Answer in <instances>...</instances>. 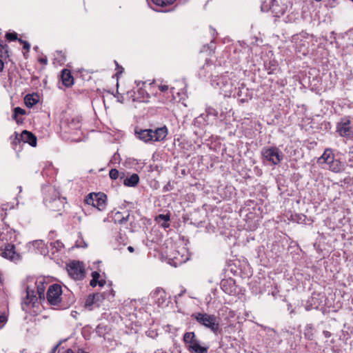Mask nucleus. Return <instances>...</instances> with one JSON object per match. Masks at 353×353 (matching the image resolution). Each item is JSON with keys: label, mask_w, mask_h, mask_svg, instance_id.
Listing matches in <instances>:
<instances>
[{"label": "nucleus", "mask_w": 353, "mask_h": 353, "mask_svg": "<svg viewBox=\"0 0 353 353\" xmlns=\"http://www.w3.org/2000/svg\"><path fill=\"white\" fill-rule=\"evenodd\" d=\"M43 203L47 208L52 211H59L63 207L64 198L60 196L59 192L55 187L50 185L42 188Z\"/></svg>", "instance_id": "obj_1"}, {"label": "nucleus", "mask_w": 353, "mask_h": 353, "mask_svg": "<svg viewBox=\"0 0 353 353\" xmlns=\"http://www.w3.org/2000/svg\"><path fill=\"white\" fill-rule=\"evenodd\" d=\"M291 7L290 0H265L261 3V9L263 12L271 11L274 17H280Z\"/></svg>", "instance_id": "obj_2"}, {"label": "nucleus", "mask_w": 353, "mask_h": 353, "mask_svg": "<svg viewBox=\"0 0 353 353\" xmlns=\"http://www.w3.org/2000/svg\"><path fill=\"white\" fill-rule=\"evenodd\" d=\"M228 72L221 75L214 77L211 80V83L213 86L219 88L221 90L225 95H230L232 92L233 88H235V80H233Z\"/></svg>", "instance_id": "obj_3"}, {"label": "nucleus", "mask_w": 353, "mask_h": 353, "mask_svg": "<svg viewBox=\"0 0 353 353\" xmlns=\"http://www.w3.org/2000/svg\"><path fill=\"white\" fill-rule=\"evenodd\" d=\"M192 317L194 318L199 324L210 330L215 334L221 332L219 323L214 315L198 312L193 314Z\"/></svg>", "instance_id": "obj_4"}, {"label": "nucleus", "mask_w": 353, "mask_h": 353, "mask_svg": "<svg viewBox=\"0 0 353 353\" xmlns=\"http://www.w3.org/2000/svg\"><path fill=\"white\" fill-rule=\"evenodd\" d=\"M262 157L274 165H279L283 159L282 151L276 146L265 147L261 150Z\"/></svg>", "instance_id": "obj_5"}, {"label": "nucleus", "mask_w": 353, "mask_h": 353, "mask_svg": "<svg viewBox=\"0 0 353 353\" xmlns=\"http://www.w3.org/2000/svg\"><path fill=\"white\" fill-rule=\"evenodd\" d=\"M107 196L104 193L92 192L88 194L85 198V203L88 205H92L99 211H103L106 207Z\"/></svg>", "instance_id": "obj_6"}, {"label": "nucleus", "mask_w": 353, "mask_h": 353, "mask_svg": "<svg viewBox=\"0 0 353 353\" xmlns=\"http://www.w3.org/2000/svg\"><path fill=\"white\" fill-rule=\"evenodd\" d=\"M46 299L51 305H61L63 299L61 285L53 284L49 286L46 293Z\"/></svg>", "instance_id": "obj_7"}, {"label": "nucleus", "mask_w": 353, "mask_h": 353, "mask_svg": "<svg viewBox=\"0 0 353 353\" xmlns=\"http://www.w3.org/2000/svg\"><path fill=\"white\" fill-rule=\"evenodd\" d=\"M336 132L341 137L351 138L353 137V128L351 126L350 117H345L341 119L336 124Z\"/></svg>", "instance_id": "obj_8"}, {"label": "nucleus", "mask_w": 353, "mask_h": 353, "mask_svg": "<svg viewBox=\"0 0 353 353\" xmlns=\"http://www.w3.org/2000/svg\"><path fill=\"white\" fill-rule=\"evenodd\" d=\"M26 296L23 298L21 303L23 310H27L28 307H34L38 299H39V296H37L34 290L32 289L30 286L27 285L26 287Z\"/></svg>", "instance_id": "obj_9"}, {"label": "nucleus", "mask_w": 353, "mask_h": 353, "mask_svg": "<svg viewBox=\"0 0 353 353\" xmlns=\"http://www.w3.org/2000/svg\"><path fill=\"white\" fill-rule=\"evenodd\" d=\"M68 272L70 276L75 280H81L85 276L84 268L79 261L71 262L68 265Z\"/></svg>", "instance_id": "obj_10"}, {"label": "nucleus", "mask_w": 353, "mask_h": 353, "mask_svg": "<svg viewBox=\"0 0 353 353\" xmlns=\"http://www.w3.org/2000/svg\"><path fill=\"white\" fill-rule=\"evenodd\" d=\"M15 139L22 141L23 143H28L32 147L37 145V137L32 132L23 130L20 134L14 132Z\"/></svg>", "instance_id": "obj_11"}, {"label": "nucleus", "mask_w": 353, "mask_h": 353, "mask_svg": "<svg viewBox=\"0 0 353 353\" xmlns=\"http://www.w3.org/2000/svg\"><path fill=\"white\" fill-rule=\"evenodd\" d=\"M220 285L221 288L225 294L232 296L237 294V287L233 279H223Z\"/></svg>", "instance_id": "obj_12"}, {"label": "nucleus", "mask_w": 353, "mask_h": 353, "mask_svg": "<svg viewBox=\"0 0 353 353\" xmlns=\"http://www.w3.org/2000/svg\"><path fill=\"white\" fill-rule=\"evenodd\" d=\"M0 256L11 261L19 259V255L15 251L14 245L9 243L6 244L3 249L0 250Z\"/></svg>", "instance_id": "obj_13"}, {"label": "nucleus", "mask_w": 353, "mask_h": 353, "mask_svg": "<svg viewBox=\"0 0 353 353\" xmlns=\"http://www.w3.org/2000/svg\"><path fill=\"white\" fill-rule=\"evenodd\" d=\"M152 297L158 306L161 307L165 304L166 293L163 288H157L152 293Z\"/></svg>", "instance_id": "obj_14"}, {"label": "nucleus", "mask_w": 353, "mask_h": 353, "mask_svg": "<svg viewBox=\"0 0 353 353\" xmlns=\"http://www.w3.org/2000/svg\"><path fill=\"white\" fill-rule=\"evenodd\" d=\"M152 142L161 141L165 139L168 135V128L165 126L157 128L154 130H152Z\"/></svg>", "instance_id": "obj_15"}, {"label": "nucleus", "mask_w": 353, "mask_h": 353, "mask_svg": "<svg viewBox=\"0 0 353 353\" xmlns=\"http://www.w3.org/2000/svg\"><path fill=\"white\" fill-rule=\"evenodd\" d=\"M103 299V294L99 293L90 294L85 300V305L88 307H91L94 305L99 306V302H101Z\"/></svg>", "instance_id": "obj_16"}, {"label": "nucleus", "mask_w": 353, "mask_h": 353, "mask_svg": "<svg viewBox=\"0 0 353 353\" xmlns=\"http://www.w3.org/2000/svg\"><path fill=\"white\" fill-rule=\"evenodd\" d=\"M183 341L188 350L190 346H193L200 341L196 339L194 332H187L183 334Z\"/></svg>", "instance_id": "obj_17"}, {"label": "nucleus", "mask_w": 353, "mask_h": 353, "mask_svg": "<svg viewBox=\"0 0 353 353\" xmlns=\"http://www.w3.org/2000/svg\"><path fill=\"white\" fill-rule=\"evenodd\" d=\"M35 285L37 286V293L38 294V296L40 301L45 300V290L46 287L48 285L46 282H45L44 279L37 280L35 282Z\"/></svg>", "instance_id": "obj_18"}, {"label": "nucleus", "mask_w": 353, "mask_h": 353, "mask_svg": "<svg viewBox=\"0 0 353 353\" xmlns=\"http://www.w3.org/2000/svg\"><path fill=\"white\" fill-rule=\"evenodd\" d=\"M152 130L151 129H145V130H140L139 131H136V134L137 137L142 140L143 141L148 143L149 141H152Z\"/></svg>", "instance_id": "obj_19"}, {"label": "nucleus", "mask_w": 353, "mask_h": 353, "mask_svg": "<svg viewBox=\"0 0 353 353\" xmlns=\"http://www.w3.org/2000/svg\"><path fill=\"white\" fill-rule=\"evenodd\" d=\"M61 79L63 84L66 87H69L73 85L74 79L69 70L64 69L61 72Z\"/></svg>", "instance_id": "obj_20"}, {"label": "nucleus", "mask_w": 353, "mask_h": 353, "mask_svg": "<svg viewBox=\"0 0 353 353\" xmlns=\"http://www.w3.org/2000/svg\"><path fill=\"white\" fill-rule=\"evenodd\" d=\"M66 125L68 128V130H65V132H72V131L78 130L81 128L79 120L75 118H72L70 121H68L67 123H62L61 128H65Z\"/></svg>", "instance_id": "obj_21"}, {"label": "nucleus", "mask_w": 353, "mask_h": 353, "mask_svg": "<svg viewBox=\"0 0 353 353\" xmlns=\"http://www.w3.org/2000/svg\"><path fill=\"white\" fill-rule=\"evenodd\" d=\"M139 182V176L137 174H133L123 180V184L127 187H135Z\"/></svg>", "instance_id": "obj_22"}, {"label": "nucleus", "mask_w": 353, "mask_h": 353, "mask_svg": "<svg viewBox=\"0 0 353 353\" xmlns=\"http://www.w3.org/2000/svg\"><path fill=\"white\" fill-rule=\"evenodd\" d=\"M209 124V117H205V114H201L194 120V125L199 128H202Z\"/></svg>", "instance_id": "obj_23"}, {"label": "nucleus", "mask_w": 353, "mask_h": 353, "mask_svg": "<svg viewBox=\"0 0 353 353\" xmlns=\"http://www.w3.org/2000/svg\"><path fill=\"white\" fill-rule=\"evenodd\" d=\"M334 159L332 151L330 149H326L321 157L319 159L318 162L319 163H325L327 164L329 161H331Z\"/></svg>", "instance_id": "obj_24"}, {"label": "nucleus", "mask_w": 353, "mask_h": 353, "mask_svg": "<svg viewBox=\"0 0 353 353\" xmlns=\"http://www.w3.org/2000/svg\"><path fill=\"white\" fill-rule=\"evenodd\" d=\"M330 170L334 172H339L342 170V165L339 160L333 159L327 163Z\"/></svg>", "instance_id": "obj_25"}, {"label": "nucleus", "mask_w": 353, "mask_h": 353, "mask_svg": "<svg viewBox=\"0 0 353 353\" xmlns=\"http://www.w3.org/2000/svg\"><path fill=\"white\" fill-rule=\"evenodd\" d=\"M208 347L201 345V341L195 343L193 346L189 347V352L191 353H207Z\"/></svg>", "instance_id": "obj_26"}, {"label": "nucleus", "mask_w": 353, "mask_h": 353, "mask_svg": "<svg viewBox=\"0 0 353 353\" xmlns=\"http://www.w3.org/2000/svg\"><path fill=\"white\" fill-rule=\"evenodd\" d=\"M129 212H127L126 215H122L121 212H117L114 215V221L119 224H123L129 220Z\"/></svg>", "instance_id": "obj_27"}, {"label": "nucleus", "mask_w": 353, "mask_h": 353, "mask_svg": "<svg viewBox=\"0 0 353 353\" xmlns=\"http://www.w3.org/2000/svg\"><path fill=\"white\" fill-rule=\"evenodd\" d=\"M67 296H68L67 301H65L63 300L61 305H59L60 308H67L74 303V296L70 292H68V294H64L63 297L64 298Z\"/></svg>", "instance_id": "obj_28"}, {"label": "nucleus", "mask_w": 353, "mask_h": 353, "mask_svg": "<svg viewBox=\"0 0 353 353\" xmlns=\"http://www.w3.org/2000/svg\"><path fill=\"white\" fill-rule=\"evenodd\" d=\"M38 102V99L34 97L33 94H27L24 98V103L28 108H32Z\"/></svg>", "instance_id": "obj_29"}, {"label": "nucleus", "mask_w": 353, "mask_h": 353, "mask_svg": "<svg viewBox=\"0 0 353 353\" xmlns=\"http://www.w3.org/2000/svg\"><path fill=\"white\" fill-rule=\"evenodd\" d=\"M265 68L268 71V74L273 73L277 69V63L275 61H270L265 63Z\"/></svg>", "instance_id": "obj_30"}, {"label": "nucleus", "mask_w": 353, "mask_h": 353, "mask_svg": "<svg viewBox=\"0 0 353 353\" xmlns=\"http://www.w3.org/2000/svg\"><path fill=\"white\" fill-rule=\"evenodd\" d=\"M205 117H212L214 119H216L218 116V112L214 108L210 106H207L205 108Z\"/></svg>", "instance_id": "obj_31"}, {"label": "nucleus", "mask_w": 353, "mask_h": 353, "mask_svg": "<svg viewBox=\"0 0 353 353\" xmlns=\"http://www.w3.org/2000/svg\"><path fill=\"white\" fill-rule=\"evenodd\" d=\"M109 175L110 179H117L119 178L123 179L124 178V173L121 172L120 173L117 169H111Z\"/></svg>", "instance_id": "obj_32"}, {"label": "nucleus", "mask_w": 353, "mask_h": 353, "mask_svg": "<svg viewBox=\"0 0 353 353\" xmlns=\"http://www.w3.org/2000/svg\"><path fill=\"white\" fill-rule=\"evenodd\" d=\"M26 114V110L19 108L17 107L14 109V114L12 115L13 119H14L17 123H19V120L17 119L18 115H23Z\"/></svg>", "instance_id": "obj_33"}, {"label": "nucleus", "mask_w": 353, "mask_h": 353, "mask_svg": "<svg viewBox=\"0 0 353 353\" xmlns=\"http://www.w3.org/2000/svg\"><path fill=\"white\" fill-rule=\"evenodd\" d=\"M152 2L158 6H165L173 3L176 0H152Z\"/></svg>", "instance_id": "obj_34"}, {"label": "nucleus", "mask_w": 353, "mask_h": 353, "mask_svg": "<svg viewBox=\"0 0 353 353\" xmlns=\"http://www.w3.org/2000/svg\"><path fill=\"white\" fill-rule=\"evenodd\" d=\"M50 246L52 247V249H54L55 252L60 251L62 248H63L64 245L63 243L59 241H55L54 242H52L50 243Z\"/></svg>", "instance_id": "obj_35"}, {"label": "nucleus", "mask_w": 353, "mask_h": 353, "mask_svg": "<svg viewBox=\"0 0 353 353\" xmlns=\"http://www.w3.org/2000/svg\"><path fill=\"white\" fill-rule=\"evenodd\" d=\"M75 246L77 248H85L88 247V244L82 239L81 234H80L79 238L76 241Z\"/></svg>", "instance_id": "obj_36"}, {"label": "nucleus", "mask_w": 353, "mask_h": 353, "mask_svg": "<svg viewBox=\"0 0 353 353\" xmlns=\"http://www.w3.org/2000/svg\"><path fill=\"white\" fill-rule=\"evenodd\" d=\"M6 37L8 40H9L10 41H16V40L19 39L17 38V34L15 32H13V33L7 32L6 34Z\"/></svg>", "instance_id": "obj_37"}, {"label": "nucleus", "mask_w": 353, "mask_h": 353, "mask_svg": "<svg viewBox=\"0 0 353 353\" xmlns=\"http://www.w3.org/2000/svg\"><path fill=\"white\" fill-rule=\"evenodd\" d=\"M18 41L19 43H21V44H23V49L26 50L27 51L30 50V43L28 41H24V40L21 39H19Z\"/></svg>", "instance_id": "obj_38"}, {"label": "nucleus", "mask_w": 353, "mask_h": 353, "mask_svg": "<svg viewBox=\"0 0 353 353\" xmlns=\"http://www.w3.org/2000/svg\"><path fill=\"white\" fill-rule=\"evenodd\" d=\"M8 321L7 316L5 314L0 315V329L2 328Z\"/></svg>", "instance_id": "obj_39"}, {"label": "nucleus", "mask_w": 353, "mask_h": 353, "mask_svg": "<svg viewBox=\"0 0 353 353\" xmlns=\"http://www.w3.org/2000/svg\"><path fill=\"white\" fill-rule=\"evenodd\" d=\"M57 353H74L73 350L70 348H65L64 347H61Z\"/></svg>", "instance_id": "obj_40"}, {"label": "nucleus", "mask_w": 353, "mask_h": 353, "mask_svg": "<svg viewBox=\"0 0 353 353\" xmlns=\"http://www.w3.org/2000/svg\"><path fill=\"white\" fill-rule=\"evenodd\" d=\"M157 219L168 222L170 220V216L168 214H159Z\"/></svg>", "instance_id": "obj_41"}, {"label": "nucleus", "mask_w": 353, "mask_h": 353, "mask_svg": "<svg viewBox=\"0 0 353 353\" xmlns=\"http://www.w3.org/2000/svg\"><path fill=\"white\" fill-rule=\"evenodd\" d=\"M63 341H60L56 345H54L50 353H56V352H58V350L60 348L59 346L62 343Z\"/></svg>", "instance_id": "obj_42"}, {"label": "nucleus", "mask_w": 353, "mask_h": 353, "mask_svg": "<svg viewBox=\"0 0 353 353\" xmlns=\"http://www.w3.org/2000/svg\"><path fill=\"white\" fill-rule=\"evenodd\" d=\"M158 88H159V90L163 92L167 91L169 88L168 85H159L158 86Z\"/></svg>", "instance_id": "obj_43"}, {"label": "nucleus", "mask_w": 353, "mask_h": 353, "mask_svg": "<svg viewBox=\"0 0 353 353\" xmlns=\"http://www.w3.org/2000/svg\"><path fill=\"white\" fill-rule=\"evenodd\" d=\"M99 276H100L99 273H98L97 272H93L92 273V277L94 280H99Z\"/></svg>", "instance_id": "obj_44"}, {"label": "nucleus", "mask_w": 353, "mask_h": 353, "mask_svg": "<svg viewBox=\"0 0 353 353\" xmlns=\"http://www.w3.org/2000/svg\"><path fill=\"white\" fill-rule=\"evenodd\" d=\"M98 281L99 280H94V279H92V280L90 281V285L92 287H95L98 284Z\"/></svg>", "instance_id": "obj_45"}, {"label": "nucleus", "mask_w": 353, "mask_h": 353, "mask_svg": "<svg viewBox=\"0 0 353 353\" xmlns=\"http://www.w3.org/2000/svg\"><path fill=\"white\" fill-rule=\"evenodd\" d=\"M39 61L41 62V63L44 64V65H46L48 63V59H47L46 57L40 58L39 59Z\"/></svg>", "instance_id": "obj_46"}, {"label": "nucleus", "mask_w": 353, "mask_h": 353, "mask_svg": "<svg viewBox=\"0 0 353 353\" xmlns=\"http://www.w3.org/2000/svg\"><path fill=\"white\" fill-rule=\"evenodd\" d=\"M323 335L325 336V337L329 338V337H330L331 334L328 331H323Z\"/></svg>", "instance_id": "obj_47"}, {"label": "nucleus", "mask_w": 353, "mask_h": 353, "mask_svg": "<svg viewBox=\"0 0 353 353\" xmlns=\"http://www.w3.org/2000/svg\"><path fill=\"white\" fill-rule=\"evenodd\" d=\"M4 64L3 62L0 59V72L3 70Z\"/></svg>", "instance_id": "obj_48"}, {"label": "nucleus", "mask_w": 353, "mask_h": 353, "mask_svg": "<svg viewBox=\"0 0 353 353\" xmlns=\"http://www.w3.org/2000/svg\"><path fill=\"white\" fill-rule=\"evenodd\" d=\"M21 141H19L18 140L15 139V138L13 139L12 143L13 145H17V143H20Z\"/></svg>", "instance_id": "obj_49"}, {"label": "nucleus", "mask_w": 353, "mask_h": 353, "mask_svg": "<svg viewBox=\"0 0 353 353\" xmlns=\"http://www.w3.org/2000/svg\"><path fill=\"white\" fill-rule=\"evenodd\" d=\"M185 291L186 290L185 289L183 290L176 296H178V297L182 296L184 294V293L185 292Z\"/></svg>", "instance_id": "obj_50"}, {"label": "nucleus", "mask_w": 353, "mask_h": 353, "mask_svg": "<svg viewBox=\"0 0 353 353\" xmlns=\"http://www.w3.org/2000/svg\"><path fill=\"white\" fill-rule=\"evenodd\" d=\"M349 154H351L352 157H353V145L350 148V149H349Z\"/></svg>", "instance_id": "obj_51"}, {"label": "nucleus", "mask_w": 353, "mask_h": 353, "mask_svg": "<svg viewBox=\"0 0 353 353\" xmlns=\"http://www.w3.org/2000/svg\"><path fill=\"white\" fill-rule=\"evenodd\" d=\"M128 250L130 252H134V248H133V247H132V246H128Z\"/></svg>", "instance_id": "obj_52"}, {"label": "nucleus", "mask_w": 353, "mask_h": 353, "mask_svg": "<svg viewBox=\"0 0 353 353\" xmlns=\"http://www.w3.org/2000/svg\"><path fill=\"white\" fill-rule=\"evenodd\" d=\"M76 353H88V352H87L84 351V350H82V349H79V350L77 351V352H76Z\"/></svg>", "instance_id": "obj_53"}, {"label": "nucleus", "mask_w": 353, "mask_h": 353, "mask_svg": "<svg viewBox=\"0 0 353 353\" xmlns=\"http://www.w3.org/2000/svg\"><path fill=\"white\" fill-rule=\"evenodd\" d=\"M101 325H98V326L97 327V329H96V330H97V332H98V333H99V334H100V333H101Z\"/></svg>", "instance_id": "obj_54"}, {"label": "nucleus", "mask_w": 353, "mask_h": 353, "mask_svg": "<svg viewBox=\"0 0 353 353\" xmlns=\"http://www.w3.org/2000/svg\"><path fill=\"white\" fill-rule=\"evenodd\" d=\"M98 284L100 285V286H103L104 284H105V281H98Z\"/></svg>", "instance_id": "obj_55"}, {"label": "nucleus", "mask_w": 353, "mask_h": 353, "mask_svg": "<svg viewBox=\"0 0 353 353\" xmlns=\"http://www.w3.org/2000/svg\"><path fill=\"white\" fill-rule=\"evenodd\" d=\"M154 353H167V352L165 351H163L162 350H157V351H155Z\"/></svg>", "instance_id": "obj_56"}, {"label": "nucleus", "mask_w": 353, "mask_h": 353, "mask_svg": "<svg viewBox=\"0 0 353 353\" xmlns=\"http://www.w3.org/2000/svg\"><path fill=\"white\" fill-rule=\"evenodd\" d=\"M216 34V30L214 29H212V34L214 38Z\"/></svg>", "instance_id": "obj_57"}, {"label": "nucleus", "mask_w": 353, "mask_h": 353, "mask_svg": "<svg viewBox=\"0 0 353 353\" xmlns=\"http://www.w3.org/2000/svg\"><path fill=\"white\" fill-rule=\"evenodd\" d=\"M209 48L211 49V50H213V48H214V46L212 44V41L211 42Z\"/></svg>", "instance_id": "obj_58"}, {"label": "nucleus", "mask_w": 353, "mask_h": 353, "mask_svg": "<svg viewBox=\"0 0 353 353\" xmlns=\"http://www.w3.org/2000/svg\"><path fill=\"white\" fill-rule=\"evenodd\" d=\"M305 336L308 339H312L311 336H307V333H305Z\"/></svg>", "instance_id": "obj_59"}, {"label": "nucleus", "mask_w": 353, "mask_h": 353, "mask_svg": "<svg viewBox=\"0 0 353 353\" xmlns=\"http://www.w3.org/2000/svg\"><path fill=\"white\" fill-rule=\"evenodd\" d=\"M18 188H19V192H21L22 191V188H21V186H19V187H18Z\"/></svg>", "instance_id": "obj_60"}, {"label": "nucleus", "mask_w": 353, "mask_h": 353, "mask_svg": "<svg viewBox=\"0 0 353 353\" xmlns=\"http://www.w3.org/2000/svg\"><path fill=\"white\" fill-rule=\"evenodd\" d=\"M123 70V68H121V71H120L121 73L122 72Z\"/></svg>", "instance_id": "obj_61"}, {"label": "nucleus", "mask_w": 353, "mask_h": 353, "mask_svg": "<svg viewBox=\"0 0 353 353\" xmlns=\"http://www.w3.org/2000/svg\"><path fill=\"white\" fill-rule=\"evenodd\" d=\"M314 1H316V2H319V1H321V0H314Z\"/></svg>", "instance_id": "obj_62"}, {"label": "nucleus", "mask_w": 353, "mask_h": 353, "mask_svg": "<svg viewBox=\"0 0 353 353\" xmlns=\"http://www.w3.org/2000/svg\"><path fill=\"white\" fill-rule=\"evenodd\" d=\"M34 48L35 50H37L38 47H37V46H36V47H34Z\"/></svg>", "instance_id": "obj_63"}, {"label": "nucleus", "mask_w": 353, "mask_h": 353, "mask_svg": "<svg viewBox=\"0 0 353 353\" xmlns=\"http://www.w3.org/2000/svg\"><path fill=\"white\" fill-rule=\"evenodd\" d=\"M353 1V0H352Z\"/></svg>", "instance_id": "obj_64"}]
</instances>
